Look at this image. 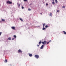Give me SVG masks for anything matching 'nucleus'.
I'll return each instance as SVG.
<instances>
[{"mask_svg":"<svg viewBox=\"0 0 66 66\" xmlns=\"http://www.w3.org/2000/svg\"><path fill=\"white\" fill-rule=\"evenodd\" d=\"M51 42V40L50 41V42H47V43H46V41L44 40L43 41V42H42V44H43V45L45 44H48L49 43V42Z\"/></svg>","mask_w":66,"mask_h":66,"instance_id":"obj_1","label":"nucleus"},{"mask_svg":"<svg viewBox=\"0 0 66 66\" xmlns=\"http://www.w3.org/2000/svg\"><path fill=\"white\" fill-rule=\"evenodd\" d=\"M12 3V2H10L9 1H7L6 2V4H11Z\"/></svg>","mask_w":66,"mask_h":66,"instance_id":"obj_2","label":"nucleus"},{"mask_svg":"<svg viewBox=\"0 0 66 66\" xmlns=\"http://www.w3.org/2000/svg\"><path fill=\"white\" fill-rule=\"evenodd\" d=\"M34 57L37 58V59H38V58H39V55H36L34 56Z\"/></svg>","mask_w":66,"mask_h":66,"instance_id":"obj_3","label":"nucleus"},{"mask_svg":"<svg viewBox=\"0 0 66 66\" xmlns=\"http://www.w3.org/2000/svg\"><path fill=\"white\" fill-rule=\"evenodd\" d=\"M18 53H22V51H21V50H19V51H18Z\"/></svg>","mask_w":66,"mask_h":66,"instance_id":"obj_4","label":"nucleus"},{"mask_svg":"<svg viewBox=\"0 0 66 66\" xmlns=\"http://www.w3.org/2000/svg\"><path fill=\"white\" fill-rule=\"evenodd\" d=\"M44 47V45H42V46H41V47H40V49H42Z\"/></svg>","mask_w":66,"mask_h":66,"instance_id":"obj_5","label":"nucleus"},{"mask_svg":"<svg viewBox=\"0 0 66 66\" xmlns=\"http://www.w3.org/2000/svg\"><path fill=\"white\" fill-rule=\"evenodd\" d=\"M28 55H29V56L30 57L32 56V54H28Z\"/></svg>","mask_w":66,"mask_h":66,"instance_id":"obj_6","label":"nucleus"},{"mask_svg":"<svg viewBox=\"0 0 66 66\" xmlns=\"http://www.w3.org/2000/svg\"><path fill=\"white\" fill-rule=\"evenodd\" d=\"M42 42H42V41L40 40V42H39V45H40V44H41V43H42Z\"/></svg>","mask_w":66,"mask_h":66,"instance_id":"obj_7","label":"nucleus"},{"mask_svg":"<svg viewBox=\"0 0 66 66\" xmlns=\"http://www.w3.org/2000/svg\"><path fill=\"white\" fill-rule=\"evenodd\" d=\"M12 29L13 30H15V27H11Z\"/></svg>","mask_w":66,"mask_h":66,"instance_id":"obj_8","label":"nucleus"},{"mask_svg":"<svg viewBox=\"0 0 66 66\" xmlns=\"http://www.w3.org/2000/svg\"><path fill=\"white\" fill-rule=\"evenodd\" d=\"M53 1H55V3H57V0H53Z\"/></svg>","mask_w":66,"mask_h":66,"instance_id":"obj_9","label":"nucleus"},{"mask_svg":"<svg viewBox=\"0 0 66 66\" xmlns=\"http://www.w3.org/2000/svg\"><path fill=\"white\" fill-rule=\"evenodd\" d=\"M13 37H14V38H16V36H15V35H14L13 36Z\"/></svg>","mask_w":66,"mask_h":66,"instance_id":"obj_10","label":"nucleus"},{"mask_svg":"<svg viewBox=\"0 0 66 66\" xmlns=\"http://www.w3.org/2000/svg\"><path fill=\"white\" fill-rule=\"evenodd\" d=\"M1 21L3 22H5V20L2 19V20H1Z\"/></svg>","mask_w":66,"mask_h":66,"instance_id":"obj_11","label":"nucleus"},{"mask_svg":"<svg viewBox=\"0 0 66 66\" xmlns=\"http://www.w3.org/2000/svg\"><path fill=\"white\" fill-rule=\"evenodd\" d=\"M50 16H52V13H50Z\"/></svg>","mask_w":66,"mask_h":66,"instance_id":"obj_12","label":"nucleus"},{"mask_svg":"<svg viewBox=\"0 0 66 66\" xmlns=\"http://www.w3.org/2000/svg\"><path fill=\"white\" fill-rule=\"evenodd\" d=\"M63 32H64V34L66 35V32L65 31H63Z\"/></svg>","mask_w":66,"mask_h":66,"instance_id":"obj_13","label":"nucleus"},{"mask_svg":"<svg viewBox=\"0 0 66 66\" xmlns=\"http://www.w3.org/2000/svg\"><path fill=\"white\" fill-rule=\"evenodd\" d=\"M45 27L46 28H47L48 27V26L47 25H46V26H45Z\"/></svg>","mask_w":66,"mask_h":66,"instance_id":"obj_14","label":"nucleus"},{"mask_svg":"<svg viewBox=\"0 0 66 66\" xmlns=\"http://www.w3.org/2000/svg\"><path fill=\"white\" fill-rule=\"evenodd\" d=\"M7 40H11V38L9 37L8 38V39H7Z\"/></svg>","mask_w":66,"mask_h":66,"instance_id":"obj_15","label":"nucleus"},{"mask_svg":"<svg viewBox=\"0 0 66 66\" xmlns=\"http://www.w3.org/2000/svg\"><path fill=\"white\" fill-rule=\"evenodd\" d=\"M20 20H21V21H23V20H22V19H21V18H20Z\"/></svg>","mask_w":66,"mask_h":66,"instance_id":"obj_16","label":"nucleus"},{"mask_svg":"<svg viewBox=\"0 0 66 66\" xmlns=\"http://www.w3.org/2000/svg\"><path fill=\"white\" fill-rule=\"evenodd\" d=\"M4 62H5V63L7 62V60H5V61H4Z\"/></svg>","mask_w":66,"mask_h":66,"instance_id":"obj_17","label":"nucleus"},{"mask_svg":"<svg viewBox=\"0 0 66 66\" xmlns=\"http://www.w3.org/2000/svg\"><path fill=\"white\" fill-rule=\"evenodd\" d=\"M28 11H30L31 10V9H28Z\"/></svg>","mask_w":66,"mask_h":66,"instance_id":"obj_18","label":"nucleus"},{"mask_svg":"<svg viewBox=\"0 0 66 66\" xmlns=\"http://www.w3.org/2000/svg\"><path fill=\"white\" fill-rule=\"evenodd\" d=\"M45 29V28L44 27H43V30H44Z\"/></svg>","mask_w":66,"mask_h":66,"instance_id":"obj_19","label":"nucleus"},{"mask_svg":"<svg viewBox=\"0 0 66 66\" xmlns=\"http://www.w3.org/2000/svg\"><path fill=\"white\" fill-rule=\"evenodd\" d=\"M21 9H24V7H23V6H21Z\"/></svg>","mask_w":66,"mask_h":66,"instance_id":"obj_20","label":"nucleus"},{"mask_svg":"<svg viewBox=\"0 0 66 66\" xmlns=\"http://www.w3.org/2000/svg\"><path fill=\"white\" fill-rule=\"evenodd\" d=\"M62 8H65V6H62Z\"/></svg>","mask_w":66,"mask_h":66,"instance_id":"obj_21","label":"nucleus"},{"mask_svg":"<svg viewBox=\"0 0 66 66\" xmlns=\"http://www.w3.org/2000/svg\"><path fill=\"white\" fill-rule=\"evenodd\" d=\"M45 24H43V27H44L45 26Z\"/></svg>","mask_w":66,"mask_h":66,"instance_id":"obj_22","label":"nucleus"},{"mask_svg":"<svg viewBox=\"0 0 66 66\" xmlns=\"http://www.w3.org/2000/svg\"><path fill=\"white\" fill-rule=\"evenodd\" d=\"M24 1V2H27V0H23Z\"/></svg>","mask_w":66,"mask_h":66,"instance_id":"obj_23","label":"nucleus"},{"mask_svg":"<svg viewBox=\"0 0 66 66\" xmlns=\"http://www.w3.org/2000/svg\"><path fill=\"white\" fill-rule=\"evenodd\" d=\"M52 4H54V2H52Z\"/></svg>","mask_w":66,"mask_h":66,"instance_id":"obj_24","label":"nucleus"},{"mask_svg":"<svg viewBox=\"0 0 66 66\" xmlns=\"http://www.w3.org/2000/svg\"><path fill=\"white\" fill-rule=\"evenodd\" d=\"M2 34V32H0V36L1 35V34Z\"/></svg>","mask_w":66,"mask_h":66,"instance_id":"obj_25","label":"nucleus"},{"mask_svg":"<svg viewBox=\"0 0 66 66\" xmlns=\"http://www.w3.org/2000/svg\"><path fill=\"white\" fill-rule=\"evenodd\" d=\"M18 6H19V7L20 6V4H19V5H18Z\"/></svg>","mask_w":66,"mask_h":66,"instance_id":"obj_26","label":"nucleus"},{"mask_svg":"<svg viewBox=\"0 0 66 66\" xmlns=\"http://www.w3.org/2000/svg\"><path fill=\"white\" fill-rule=\"evenodd\" d=\"M46 5H48V4L46 3Z\"/></svg>","mask_w":66,"mask_h":66,"instance_id":"obj_27","label":"nucleus"},{"mask_svg":"<svg viewBox=\"0 0 66 66\" xmlns=\"http://www.w3.org/2000/svg\"><path fill=\"white\" fill-rule=\"evenodd\" d=\"M37 47H39V45H37Z\"/></svg>","mask_w":66,"mask_h":66,"instance_id":"obj_28","label":"nucleus"},{"mask_svg":"<svg viewBox=\"0 0 66 66\" xmlns=\"http://www.w3.org/2000/svg\"><path fill=\"white\" fill-rule=\"evenodd\" d=\"M59 12V11L58 10H57V12Z\"/></svg>","mask_w":66,"mask_h":66,"instance_id":"obj_29","label":"nucleus"},{"mask_svg":"<svg viewBox=\"0 0 66 66\" xmlns=\"http://www.w3.org/2000/svg\"><path fill=\"white\" fill-rule=\"evenodd\" d=\"M14 38H12V40H14Z\"/></svg>","mask_w":66,"mask_h":66,"instance_id":"obj_30","label":"nucleus"},{"mask_svg":"<svg viewBox=\"0 0 66 66\" xmlns=\"http://www.w3.org/2000/svg\"><path fill=\"white\" fill-rule=\"evenodd\" d=\"M40 14L42 15V13H40Z\"/></svg>","mask_w":66,"mask_h":66,"instance_id":"obj_31","label":"nucleus"},{"mask_svg":"<svg viewBox=\"0 0 66 66\" xmlns=\"http://www.w3.org/2000/svg\"><path fill=\"white\" fill-rule=\"evenodd\" d=\"M1 22V21H0V22Z\"/></svg>","mask_w":66,"mask_h":66,"instance_id":"obj_32","label":"nucleus"}]
</instances>
